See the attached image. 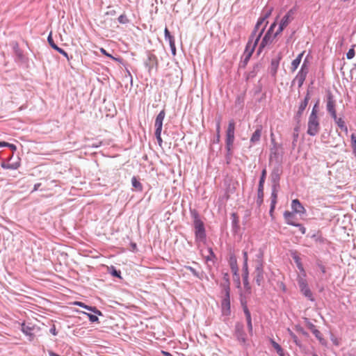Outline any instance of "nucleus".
<instances>
[{"instance_id":"56","label":"nucleus","mask_w":356,"mask_h":356,"mask_svg":"<svg viewBox=\"0 0 356 356\" xmlns=\"http://www.w3.org/2000/svg\"><path fill=\"white\" fill-rule=\"evenodd\" d=\"M100 51L102 54H104V56H107V57H109L111 58H112L113 60H117L115 57H113L111 54H110L109 53H108L104 48H101L100 49Z\"/></svg>"},{"instance_id":"24","label":"nucleus","mask_w":356,"mask_h":356,"mask_svg":"<svg viewBox=\"0 0 356 356\" xmlns=\"http://www.w3.org/2000/svg\"><path fill=\"white\" fill-rule=\"evenodd\" d=\"M261 131H262L261 126H258L250 138V141L252 144H255L256 143H258L260 140L261 136Z\"/></svg>"},{"instance_id":"23","label":"nucleus","mask_w":356,"mask_h":356,"mask_svg":"<svg viewBox=\"0 0 356 356\" xmlns=\"http://www.w3.org/2000/svg\"><path fill=\"white\" fill-rule=\"evenodd\" d=\"M280 60H281V57H278L277 58H273L271 60L270 71V74L274 76L277 74Z\"/></svg>"},{"instance_id":"45","label":"nucleus","mask_w":356,"mask_h":356,"mask_svg":"<svg viewBox=\"0 0 356 356\" xmlns=\"http://www.w3.org/2000/svg\"><path fill=\"white\" fill-rule=\"evenodd\" d=\"M351 146L353 152L356 156V136L355 134L351 135Z\"/></svg>"},{"instance_id":"53","label":"nucleus","mask_w":356,"mask_h":356,"mask_svg":"<svg viewBox=\"0 0 356 356\" xmlns=\"http://www.w3.org/2000/svg\"><path fill=\"white\" fill-rule=\"evenodd\" d=\"M285 28L286 26H284V25L282 26V24L280 23L277 30L274 33V38H276L277 35H279Z\"/></svg>"},{"instance_id":"26","label":"nucleus","mask_w":356,"mask_h":356,"mask_svg":"<svg viewBox=\"0 0 356 356\" xmlns=\"http://www.w3.org/2000/svg\"><path fill=\"white\" fill-rule=\"evenodd\" d=\"M284 217L285 219V221L289 224L291 225H296V222H295L296 216L293 212L286 211L284 213Z\"/></svg>"},{"instance_id":"50","label":"nucleus","mask_w":356,"mask_h":356,"mask_svg":"<svg viewBox=\"0 0 356 356\" xmlns=\"http://www.w3.org/2000/svg\"><path fill=\"white\" fill-rule=\"evenodd\" d=\"M296 330L302 334V335H304L305 337H309V334L307 332H306L301 326L300 325H297L296 326Z\"/></svg>"},{"instance_id":"12","label":"nucleus","mask_w":356,"mask_h":356,"mask_svg":"<svg viewBox=\"0 0 356 356\" xmlns=\"http://www.w3.org/2000/svg\"><path fill=\"white\" fill-rule=\"evenodd\" d=\"M165 116V110L163 109L157 115L154 122L155 133H161L163 127V121Z\"/></svg>"},{"instance_id":"6","label":"nucleus","mask_w":356,"mask_h":356,"mask_svg":"<svg viewBox=\"0 0 356 356\" xmlns=\"http://www.w3.org/2000/svg\"><path fill=\"white\" fill-rule=\"evenodd\" d=\"M234 336L242 346L246 345V333L244 330V326L241 323H237L235 325Z\"/></svg>"},{"instance_id":"43","label":"nucleus","mask_w":356,"mask_h":356,"mask_svg":"<svg viewBox=\"0 0 356 356\" xmlns=\"http://www.w3.org/2000/svg\"><path fill=\"white\" fill-rule=\"evenodd\" d=\"M220 122L218 121L216 124V138L214 140V143H219L220 138Z\"/></svg>"},{"instance_id":"14","label":"nucleus","mask_w":356,"mask_h":356,"mask_svg":"<svg viewBox=\"0 0 356 356\" xmlns=\"http://www.w3.org/2000/svg\"><path fill=\"white\" fill-rule=\"evenodd\" d=\"M280 186H272V193L270 196V208L269 211L270 215L272 216L273 213L274 212L275 205L277 204V193L279 190Z\"/></svg>"},{"instance_id":"64","label":"nucleus","mask_w":356,"mask_h":356,"mask_svg":"<svg viewBox=\"0 0 356 356\" xmlns=\"http://www.w3.org/2000/svg\"><path fill=\"white\" fill-rule=\"evenodd\" d=\"M50 332L56 336L57 335V332H56V327H55V325H53L51 328H50Z\"/></svg>"},{"instance_id":"30","label":"nucleus","mask_w":356,"mask_h":356,"mask_svg":"<svg viewBox=\"0 0 356 356\" xmlns=\"http://www.w3.org/2000/svg\"><path fill=\"white\" fill-rule=\"evenodd\" d=\"M313 241L316 243H325V239L323 237L322 233L320 231L316 232L311 236Z\"/></svg>"},{"instance_id":"39","label":"nucleus","mask_w":356,"mask_h":356,"mask_svg":"<svg viewBox=\"0 0 356 356\" xmlns=\"http://www.w3.org/2000/svg\"><path fill=\"white\" fill-rule=\"evenodd\" d=\"M131 184H132V186L138 189V191H142L143 189V186H142V184H140V182L136 179V177H133L132 179H131Z\"/></svg>"},{"instance_id":"35","label":"nucleus","mask_w":356,"mask_h":356,"mask_svg":"<svg viewBox=\"0 0 356 356\" xmlns=\"http://www.w3.org/2000/svg\"><path fill=\"white\" fill-rule=\"evenodd\" d=\"M264 188H258L257 191V198L256 200V203L258 207H260L264 202Z\"/></svg>"},{"instance_id":"1","label":"nucleus","mask_w":356,"mask_h":356,"mask_svg":"<svg viewBox=\"0 0 356 356\" xmlns=\"http://www.w3.org/2000/svg\"><path fill=\"white\" fill-rule=\"evenodd\" d=\"M193 218V227L195 235L196 241L198 243H205L206 242V232L204 224L200 219L199 215L196 212L192 213Z\"/></svg>"},{"instance_id":"52","label":"nucleus","mask_w":356,"mask_h":356,"mask_svg":"<svg viewBox=\"0 0 356 356\" xmlns=\"http://www.w3.org/2000/svg\"><path fill=\"white\" fill-rule=\"evenodd\" d=\"M307 327L312 332L316 329V326L307 318H305Z\"/></svg>"},{"instance_id":"48","label":"nucleus","mask_w":356,"mask_h":356,"mask_svg":"<svg viewBox=\"0 0 356 356\" xmlns=\"http://www.w3.org/2000/svg\"><path fill=\"white\" fill-rule=\"evenodd\" d=\"M118 20L120 24H127L129 22V19H127L126 15L124 14L120 15L119 17L118 18Z\"/></svg>"},{"instance_id":"61","label":"nucleus","mask_w":356,"mask_h":356,"mask_svg":"<svg viewBox=\"0 0 356 356\" xmlns=\"http://www.w3.org/2000/svg\"><path fill=\"white\" fill-rule=\"evenodd\" d=\"M295 132L293 133V145H295V143L298 140V128H295L294 129Z\"/></svg>"},{"instance_id":"5","label":"nucleus","mask_w":356,"mask_h":356,"mask_svg":"<svg viewBox=\"0 0 356 356\" xmlns=\"http://www.w3.org/2000/svg\"><path fill=\"white\" fill-rule=\"evenodd\" d=\"M320 120L318 116H309L307 133L311 136L317 135L320 131Z\"/></svg>"},{"instance_id":"9","label":"nucleus","mask_w":356,"mask_h":356,"mask_svg":"<svg viewBox=\"0 0 356 356\" xmlns=\"http://www.w3.org/2000/svg\"><path fill=\"white\" fill-rule=\"evenodd\" d=\"M35 326L30 323H22L21 324V331L26 336L29 337V341L33 340L35 334L33 333Z\"/></svg>"},{"instance_id":"16","label":"nucleus","mask_w":356,"mask_h":356,"mask_svg":"<svg viewBox=\"0 0 356 356\" xmlns=\"http://www.w3.org/2000/svg\"><path fill=\"white\" fill-rule=\"evenodd\" d=\"M272 147L270 149V161L275 160L278 161L279 159V148H281V146L278 145L275 139H271Z\"/></svg>"},{"instance_id":"40","label":"nucleus","mask_w":356,"mask_h":356,"mask_svg":"<svg viewBox=\"0 0 356 356\" xmlns=\"http://www.w3.org/2000/svg\"><path fill=\"white\" fill-rule=\"evenodd\" d=\"M266 176V170L264 169L261 172V175L260 177L259 182L258 188H264V184L265 182Z\"/></svg>"},{"instance_id":"63","label":"nucleus","mask_w":356,"mask_h":356,"mask_svg":"<svg viewBox=\"0 0 356 356\" xmlns=\"http://www.w3.org/2000/svg\"><path fill=\"white\" fill-rule=\"evenodd\" d=\"M317 265L319 267V268L321 269V272L323 273H325V267L322 264H321L319 262L317 263Z\"/></svg>"},{"instance_id":"51","label":"nucleus","mask_w":356,"mask_h":356,"mask_svg":"<svg viewBox=\"0 0 356 356\" xmlns=\"http://www.w3.org/2000/svg\"><path fill=\"white\" fill-rule=\"evenodd\" d=\"M47 41L49 44V45L54 49H56L58 46L54 43V40L51 37V34H49V35L47 38Z\"/></svg>"},{"instance_id":"8","label":"nucleus","mask_w":356,"mask_h":356,"mask_svg":"<svg viewBox=\"0 0 356 356\" xmlns=\"http://www.w3.org/2000/svg\"><path fill=\"white\" fill-rule=\"evenodd\" d=\"M298 284L301 292L304 294V296L308 298L309 300H312V293L311 292L309 288L308 287L307 281L304 278V277H298Z\"/></svg>"},{"instance_id":"13","label":"nucleus","mask_w":356,"mask_h":356,"mask_svg":"<svg viewBox=\"0 0 356 356\" xmlns=\"http://www.w3.org/2000/svg\"><path fill=\"white\" fill-rule=\"evenodd\" d=\"M274 35H269L265 33L264 36L263 37L259 47L257 50V54H260L262 51L266 48L267 46L270 44L273 40H274Z\"/></svg>"},{"instance_id":"54","label":"nucleus","mask_w":356,"mask_h":356,"mask_svg":"<svg viewBox=\"0 0 356 356\" xmlns=\"http://www.w3.org/2000/svg\"><path fill=\"white\" fill-rule=\"evenodd\" d=\"M233 279L235 282H236L238 286L241 284L240 282V276L238 274V271H236V273H233Z\"/></svg>"},{"instance_id":"36","label":"nucleus","mask_w":356,"mask_h":356,"mask_svg":"<svg viewBox=\"0 0 356 356\" xmlns=\"http://www.w3.org/2000/svg\"><path fill=\"white\" fill-rule=\"evenodd\" d=\"M287 331H288L290 337L293 339V341L296 343V345H297L299 347H301L302 343H301L300 341L298 339L297 336L289 328L287 329Z\"/></svg>"},{"instance_id":"58","label":"nucleus","mask_w":356,"mask_h":356,"mask_svg":"<svg viewBox=\"0 0 356 356\" xmlns=\"http://www.w3.org/2000/svg\"><path fill=\"white\" fill-rule=\"evenodd\" d=\"M247 325H248V332H250V334H252V318L250 319H247Z\"/></svg>"},{"instance_id":"20","label":"nucleus","mask_w":356,"mask_h":356,"mask_svg":"<svg viewBox=\"0 0 356 356\" xmlns=\"http://www.w3.org/2000/svg\"><path fill=\"white\" fill-rule=\"evenodd\" d=\"M295 14V9H290L286 14L282 18L280 21V24L284 25V26H287L293 19V16Z\"/></svg>"},{"instance_id":"62","label":"nucleus","mask_w":356,"mask_h":356,"mask_svg":"<svg viewBox=\"0 0 356 356\" xmlns=\"http://www.w3.org/2000/svg\"><path fill=\"white\" fill-rule=\"evenodd\" d=\"M296 227H299V230L302 233V234H305V232H306V229L304 226H302L301 224H299V223H297L296 225H295Z\"/></svg>"},{"instance_id":"42","label":"nucleus","mask_w":356,"mask_h":356,"mask_svg":"<svg viewBox=\"0 0 356 356\" xmlns=\"http://www.w3.org/2000/svg\"><path fill=\"white\" fill-rule=\"evenodd\" d=\"M109 273L115 277L121 278V272L120 270H117L114 266H111L109 268Z\"/></svg>"},{"instance_id":"41","label":"nucleus","mask_w":356,"mask_h":356,"mask_svg":"<svg viewBox=\"0 0 356 356\" xmlns=\"http://www.w3.org/2000/svg\"><path fill=\"white\" fill-rule=\"evenodd\" d=\"M298 72L303 74L305 75H307V74L309 72V65H308L306 60H304V62L301 66V68Z\"/></svg>"},{"instance_id":"46","label":"nucleus","mask_w":356,"mask_h":356,"mask_svg":"<svg viewBox=\"0 0 356 356\" xmlns=\"http://www.w3.org/2000/svg\"><path fill=\"white\" fill-rule=\"evenodd\" d=\"M186 268L196 277L201 279L200 273L191 266H187Z\"/></svg>"},{"instance_id":"17","label":"nucleus","mask_w":356,"mask_h":356,"mask_svg":"<svg viewBox=\"0 0 356 356\" xmlns=\"http://www.w3.org/2000/svg\"><path fill=\"white\" fill-rule=\"evenodd\" d=\"M310 99V95L309 93L307 92L306 96L305 97L304 99L300 102L298 110L296 113V118L297 119H299L301 118L304 111L305 110L306 107L308 105L309 101Z\"/></svg>"},{"instance_id":"25","label":"nucleus","mask_w":356,"mask_h":356,"mask_svg":"<svg viewBox=\"0 0 356 356\" xmlns=\"http://www.w3.org/2000/svg\"><path fill=\"white\" fill-rule=\"evenodd\" d=\"M74 304L75 305H78L81 307L85 308L88 311L92 312L93 313H95V314H97L98 316H102V312L98 310L95 307H91V306L86 305L82 302H74Z\"/></svg>"},{"instance_id":"21","label":"nucleus","mask_w":356,"mask_h":356,"mask_svg":"<svg viewBox=\"0 0 356 356\" xmlns=\"http://www.w3.org/2000/svg\"><path fill=\"white\" fill-rule=\"evenodd\" d=\"M291 255L293 259L294 260L295 263L296 264L297 268H298L300 272L302 273V275L304 277H305L306 276L305 270L304 269L303 265L301 262V259L299 257L297 252H296V251L291 252Z\"/></svg>"},{"instance_id":"38","label":"nucleus","mask_w":356,"mask_h":356,"mask_svg":"<svg viewBox=\"0 0 356 356\" xmlns=\"http://www.w3.org/2000/svg\"><path fill=\"white\" fill-rule=\"evenodd\" d=\"M312 332L314 334V336L316 337V339L319 341V342L321 344L325 343L324 339L322 337V334L321 333V332L318 330H317L316 328Z\"/></svg>"},{"instance_id":"49","label":"nucleus","mask_w":356,"mask_h":356,"mask_svg":"<svg viewBox=\"0 0 356 356\" xmlns=\"http://www.w3.org/2000/svg\"><path fill=\"white\" fill-rule=\"evenodd\" d=\"M318 102H316L314 104L309 116H318Z\"/></svg>"},{"instance_id":"18","label":"nucleus","mask_w":356,"mask_h":356,"mask_svg":"<svg viewBox=\"0 0 356 356\" xmlns=\"http://www.w3.org/2000/svg\"><path fill=\"white\" fill-rule=\"evenodd\" d=\"M145 66L148 67L149 71L153 69L154 67H157L158 60L156 56L149 52L147 54V58L145 62Z\"/></svg>"},{"instance_id":"19","label":"nucleus","mask_w":356,"mask_h":356,"mask_svg":"<svg viewBox=\"0 0 356 356\" xmlns=\"http://www.w3.org/2000/svg\"><path fill=\"white\" fill-rule=\"evenodd\" d=\"M291 209L296 213L304 214L306 213V209L298 199L292 200Z\"/></svg>"},{"instance_id":"7","label":"nucleus","mask_w":356,"mask_h":356,"mask_svg":"<svg viewBox=\"0 0 356 356\" xmlns=\"http://www.w3.org/2000/svg\"><path fill=\"white\" fill-rule=\"evenodd\" d=\"M272 11L273 8H271L266 10L265 13H264L263 15L258 19L257 22L253 29V36H255L257 33H259V31L266 24V22L268 23L266 19L268 18L269 16L271 15Z\"/></svg>"},{"instance_id":"10","label":"nucleus","mask_w":356,"mask_h":356,"mask_svg":"<svg viewBox=\"0 0 356 356\" xmlns=\"http://www.w3.org/2000/svg\"><path fill=\"white\" fill-rule=\"evenodd\" d=\"M335 106L336 102L334 99V97L331 92H329L327 95L326 108L331 117H333L334 115L335 116V115H337Z\"/></svg>"},{"instance_id":"2","label":"nucleus","mask_w":356,"mask_h":356,"mask_svg":"<svg viewBox=\"0 0 356 356\" xmlns=\"http://www.w3.org/2000/svg\"><path fill=\"white\" fill-rule=\"evenodd\" d=\"M263 250L261 248L258 250L257 254V259L256 261L255 269L253 273L254 281L258 286H261L264 281V272L263 266Z\"/></svg>"},{"instance_id":"11","label":"nucleus","mask_w":356,"mask_h":356,"mask_svg":"<svg viewBox=\"0 0 356 356\" xmlns=\"http://www.w3.org/2000/svg\"><path fill=\"white\" fill-rule=\"evenodd\" d=\"M221 309L223 315L229 316L230 314V293H225L221 302Z\"/></svg>"},{"instance_id":"29","label":"nucleus","mask_w":356,"mask_h":356,"mask_svg":"<svg viewBox=\"0 0 356 356\" xmlns=\"http://www.w3.org/2000/svg\"><path fill=\"white\" fill-rule=\"evenodd\" d=\"M305 51H302L301 54H300L296 58H295L292 63H291V72H295L297 68L298 67L301 60H302V58L303 56V54H304Z\"/></svg>"},{"instance_id":"33","label":"nucleus","mask_w":356,"mask_h":356,"mask_svg":"<svg viewBox=\"0 0 356 356\" xmlns=\"http://www.w3.org/2000/svg\"><path fill=\"white\" fill-rule=\"evenodd\" d=\"M19 165H20V164L19 162H15V163H12L3 162L1 164V166L3 169H10V170H16L19 167Z\"/></svg>"},{"instance_id":"3","label":"nucleus","mask_w":356,"mask_h":356,"mask_svg":"<svg viewBox=\"0 0 356 356\" xmlns=\"http://www.w3.org/2000/svg\"><path fill=\"white\" fill-rule=\"evenodd\" d=\"M267 26V22L266 24L261 28V29L259 31V33H257L255 36H253V31L252 32L249 40L246 44L245 51L243 52L244 56H252L255 47L258 44V42L261 37V35L264 33V31Z\"/></svg>"},{"instance_id":"27","label":"nucleus","mask_w":356,"mask_h":356,"mask_svg":"<svg viewBox=\"0 0 356 356\" xmlns=\"http://www.w3.org/2000/svg\"><path fill=\"white\" fill-rule=\"evenodd\" d=\"M334 121V122L337 124V126L342 130L344 131L346 134L348 133V127H346L345 122L341 118H338L337 115L332 117Z\"/></svg>"},{"instance_id":"57","label":"nucleus","mask_w":356,"mask_h":356,"mask_svg":"<svg viewBox=\"0 0 356 356\" xmlns=\"http://www.w3.org/2000/svg\"><path fill=\"white\" fill-rule=\"evenodd\" d=\"M243 312H244V314L245 315L246 320L247 319H250L251 318V314H250V312L248 308L247 307V306H244L243 307Z\"/></svg>"},{"instance_id":"37","label":"nucleus","mask_w":356,"mask_h":356,"mask_svg":"<svg viewBox=\"0 0 356 356\" xmlns=\"http://www.w3.org/2000/svg\"><path fill=\"white\" fill-rule=\"evenodd\" d=\"M243 254H244V264H243V275H247V276H248L249 275V273H248V257H247V252L246 251H244L243 252Z\"/></svg>"},{"instance_id":"44","label":"nucleus","mask_w":356,"mask_h":356,"mask_svg":"<svg viewBox=\"0 0 356 356\" xmlns=\"http://www.w3.org/2000/svg\"><path fill=\"white\" fill-rule=\"evenodd\" d=\"M243 285L245 290H250V286L248 281V276L247 275H243Z\"/></svg>"},{"instance_id":"28","label":"nucleus","mask_w":356,"mask_h":356,"mask_svg":"<svg viewBox=\"0 0 356 356\" xmlns=\"http://www.w3.org/2000/svg\"><path fill=\"white\" fill-rule=\"evenodd\" d=\"M229 264L230 266V268L232 273H236V271H238L236 257L233 254H229Z\"/></svg>"},{"instance_id":"22","label":"nucleus","mask_w":356,"mask_h":356,"mask_svg":"<svg viewBox=\"0 0 356 356\" xmlns=\"http://www.w3.org/2000/svg\"><path fill=\"white\" fill-rule=\"evenodd\" d=\"M223 280L220 284V286L222 288L225 293H230V288H229V274L225 273L223 274Z\"/></svg>"},{"instance_id":"15","label":"nucleus","mask_w":356,"mask_h":356,"mask_svg":"<svg viewBox=\"0 0 356 356\" xmlns=\"http://www.w3.org/2000/svg\"><path fill=\"white\" fill-rule=\"evenodd\" d=\"M282 170L279 166L275 167L270 174L272 186H280V179Z\"/></svg>"},{"instance_id":"31","label":"nucleus","mask_w":356,"mask_h":356,"mask_svg":"<svg viewBox=\"0 0 356 356\" xmlns=\"http://www.w3.org/2000/svg\"><path fill=\"white\" fill-rule=\"evenodd\" d=\"M306 77H307V75H305L303 74L298 72V74L296 76L295 79H293V82H297L298 87L300 88L303 85Z\"/></svg>"},{"instance_id":"55","label":"nucleus","mask_w":356,"mask_h":356,"mask_svg":"<svg viewBox=\"0 0 356 356\" xmlns=\"http://www.w3.org/2000/svg\"><path fill=\"white\" fill-rule=\"evenodd\" d=\"M355 55V52L354 49L351 48L348 50V51L346 54V57L348 59H352Z\"/></svg>"},{"instance_id":"60","label":"nucleus","mask_w":356,"mask_h":356,"mask_svg":"<svg viewBox=\"0 0 356 356\" xmlns=\"http://www.w3.org/2000/svg\"><path fill=\"white\" fill-rule=\"evenodd\" d=\"M161 133H155V136L156 138V140H157V142H158V144L159 146H161L162 145V143H163V140L161 138Z\"/></svg>"},{"instance_id":"32","label":"nucleus","mask_w":356,"mask_h":356,"mask_svg":"<svg viewBox=\"0 0 356 356\" xmlns=\"http://www.w3.org/2000/svg\"><path fill=\"white\" fill-rule=\"evenodd\" d=\"M272 346L275 349L277 353L279 356H284V352L283 348L281 347L280 344L275 342L273 339L270 340Z\"/></svg>"},{"instance_id":"59","label":"nucleus","mask_w":356,"mask_h":356,"mask_svg":"<svg viewBox=\"0 0 356 356\" xmlns=\"http://www.w3.org/2000/svg\"><path fill=\"white\" fill-rule=\"evenodd\" d=\"M55 50H56L58 52H59L60 54L63 55L65 57H66L67 59H69L68 54L64 49L58 47H56V49Z\"/></svg>"},{"instance_id":"34","label":"nucleus","mask_w":356,"mask_h":356,"mask_svg":"<svg viewBox=\"0 0 356 356\" xmlns=\"http://www.w3.org/2000/svg\"><path fill=\"white\" fill-rule=\"evenodd\" d=\"M164 35H165V40L166 41H168L170 45L175 43L174 36L170 34V33L167 27H165V29L164 30Z\"/></svg>"},{"instance_id":"4","label":"nucleus","mask_w":356,"mask_h":356,"mask_svg":"<svg viewBox=\"0 0 356 356\" xmlns=\"http://www.w3.org/2000/svg\"><path fill=\"white\" fill-rule=\"evenodd\" d=\"M235 122L234 120L229 122L227 129L226 131V149L227 151V158L229 159L232 156V149L234 141Z\"/></svg>"},{"instance_id":"47","label":"nucleus","mask_w":356,"mask_h":356,"mask_svg":"<svg viewBox=\"0 0 356 356\" xmlns=\"http://www.w3.org/2000/svg\"><path fill=\"white\" fill-rule=\"evenodd\" d=\"M83 314L87 315V316L88 317L90 321H91L92 323H95V322H98L99 321V318H98V317L96 315L88 314V313H86V312H83Z\"/></svg>"}]
</instances>
